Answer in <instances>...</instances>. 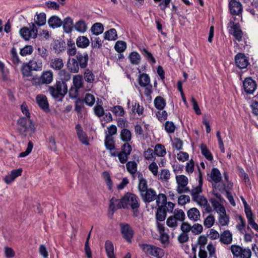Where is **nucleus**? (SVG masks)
Instances as JSON below:
<instances>
[{
	"label": "nucleus",
	"instance_id": "12",
	"mask_svg": "<svg viewBox=\"0 0 258 258\" xmlns=\"http://www.w3.org/2000/svg\"><path fill=\"white\" fill-rule=\"evenodd\" d=\"M157 227L159 233V240L164 247L167 246L169 243V236L168 234L165 232V228L164 224L160 222L157 223Z\"/></svg>",
	"mask_w": 258,
	"mask_h": 258
},
{
	"label": "nucleus",
	"instance_id": "51",
	"mask_svg": "<svg viewBox=\"0 0 258 258\" xmlns=\"http://www.w3.org/2000/svg\"><path fill=\"white\" fill-rule=\"evenodd\" d=\"M155 155L159 157H164L166 153V149L162 144H157L154 148Z\"/></svg>",
	"mask_w": 258,
	"mask_h": 258
},
{
	"label": "nucleus",
	"instance_id": "5",
	"mask_svg": "<svg viewBox=\"0 0 258 258\" xmlns=\"http://www.w3.org/2000/svg\"><path fill=\"white\" fill-rule=\"evenodd\" d=\"M53 74L51 70H47L42 72L40 76H34L31 80L32 83L36 86L42 85L50 84L53 81Z\"/></svg>",
	"mask_w": 258,
	"mask_h": 258
},
{
	"label": "nucleus",
	"instance_id": "24",
	"mask_svg": "<svg viewBox=\"0 0 258 258\" xmlns=\"http://www.w3.org/2000/svg\"><path fill=\"white\" fill-rule=\"evenodd\" d=\"M49 67L54 71H59L64 67L63 61L60 57H54L50 60Z\"/></svg>",
	"mask_w": 258,
	"mask_h": 258
},
{
	"label": "nucleus",
	"instance_id": "9",
	"mask_svg": "<svg viewBox=\"0 0 258 258\" xmlns=\"http://www.w3.org/2000/svg\"><path fill=\"white\" fill-rule=\"evenodd\" d=\"M228 29L229 34L233 35L237 41H240L242 40L243 32L238 23L232 21H230L228 24Z\"/></svg>",
	"mask_w": 258,
	"mask_h": 258
},
{
	"label": "nucleus",
	"instance_id": "46",
	"mask_svg": "<svg viewBox=\"0 0 258 258\" xmlns=\"http://www.w3.org/2000/svg\"><path fill=\"white\" fill-rule=\"evenodd\" d=\"M36 18L35 19V23L39 26H43L46 23V14L44 13H40L36 14Z\"/></svg>",
	"mask_w": 258,
	"mask_h": 258
},
{
	"label": "nucleus",
	"instance_id": "11",
	"mask_svg": "<svg viewBox=\"0 0 258 258\" xmlns=\"http://www.w3.org/2000/svg\"><path fill=\"white\" fill-rule=\"evenodd\" d=\"M120 232L122 237L128 242L131 243L134 235V231L131 225L126 223L119 224Z\"/></svg>",
	"mask_w": 258,
	"mask_h": 258
},
{
	"label": "nucleus",
	"instance_id": "39",
	"mask_svg": "<svg viewBox=\"0 0 258 258\" xmlns=\"http://www.w3.org/2000/svg\"><path fill=\"white\" fill-rule=\"evenodd\" d=\"M202 154L208 160L212 161L213 160V156L210 151L208 149L205 144H202L200 146Z\"/></svg>",
	"mask_w": 258,
	"mask_h": 258
},
{
	"label": "nucleus",
	"instance_id": "15",
	"mask_svg": "<svg viewBox=\"0 0 258 258\" xmlns=\"http://www.w3.org/2000/svg\"><path fill=\"white\" fill-rule=\"evenodd\" d=\"M243 87L247 94H252L257 88V85L251 78H246L243 82Z\"/></svg>",
	"mask_w": 258,
	"mask_h": 258
},
{
	"label": "nucleus",
	"instance_id": "33",
	"mask_svg": "<svg viewBox=\"0 0 258 258\" xmlns=\"http://www.w3.org/2000/svg\"><path fill=\"white\" fill-rule=\"evenodd\" d=\"M218 214L219 224L221 226L228 225L229 223V217L226 214V210H225L224 212H219Z\"/></svg>",
	"mask_w": 258,
	"mask_h": 258
},
{
	"label": "nucleus",
	"instance_id": "38",
	"mask_svg": "<svg viewBox=\"0 0 258 258\" xmlns=\"http://www.w3.org/2000/svg\"><path fill=\"white\" fill-rule=\"evenodd\" d=\"M120 137L122 141L128 143L132 139V133L129 130L123 128L120 131Z\"/></svg>",
	"mask_w": 258,
	"mask_h": 258
},
{
	"label": "nucleus",
	"instance_id": "58",
	"mask_svg": "<svg viewBox=\"0 0 258 258\" xmlns=\"http://www.w3.org/2000/svg\"><path fill=\"white\" fill-rule=\"evenodd\" d=\"M173 217L177 221L183 222L185 219V214L181 209H175L174 212Z\"/></svg>",
	"mask_w": 258,
	"mask_h": 258
},
{
	"label": "nucleus",
	"instance_id": "35",
	"mask_svg": "<svg viewBox=\"0 0 258 258\" xmlns=\"http://www.w3.org/2000/svg\"><path fill=\"white\" fill-rule=\"evenodd\" d=\"M104 144L105 147L110 151V153H113L114 151H116L115 149L114 140L113 137H105Z\"/></svg>",
	"mask_w": 258,
	"mask_h": 258
},
{
	"label": "nucleus",
	"instance_id": "16",
	"mask_svg": "<svg viewBox=\"0 0 258 258\" xmlns=\"http://www.w3.org/2000/svg\"><path fill=\"white\" fill-rule=\"evenodd\" d=\"M235 62L240 69H246L249 64L248 58L242 53H238L235 56Z\"/></svg>",
	"mask_w": 258,
	"mask_h": 258
},
{
	"label": "nucleus",
	"instance_id": "36",
	"mask_svg": "<svg viewBox=\"0 0 258 258\" xmlns=\"http://www.w3.org/2000/svg\"><path fill=\"white\" fill-rule=\"evenodd\" d=\"M118 38L116 30L114 28H111L106 31L104 34V39L112 41Z\"/></svg>",
	"mask_w": 258,
	"mask_h": 258
},
{
	"label": "nucleus",
	"instance_id": "7",
	"mask_svg": "<svg viewBox=\"0 0 258 258\" xmlns=\"http://www.w3.org/2000/svg\"><path fill=\"white\" fill-rule=\"evenodd\" d=\"M132 150L131 146L128 143H124L121 147V151L117 152L114 151L111 153V156H117L119 162L122 164L126 163L128 159V157L130 155Z\"/></svg>",
	"mask_w": 258,
	"mask_h": 258
},
{
	"label": "nucleus",
	"instance_id": "42",
	"mask_svg": "<svg viewBox=\"0 0 258 258\" xmlns=\"http://www.w3.org/2000/svg\"><path fill=\"white\" fill-rule=\"evenodd\" d=\"M210 202L212 204V207L218 213L219 212H222L225 211V208L224 206L220 204L219 201L214 198H211L210 199Z\"/></svg>",
	"mask_w": 258,
	"mask_h": 258
},
{
	"label": "nucleus",
	"instance_id": "13",
	"mask_svg": "<svg viewBox=\"0 0 258 258\" xmlns=\"http://www.w3.org/2000/svg\"><path fill=\"white\" fill-rule=\"evenodd\" d=\"M229 9L232 15L241 16L243 11L241 4L236 0H230L229 2Z\"/></svg>",
	"mask_w": 258,
	"mask_h": 258
},
{
	"label": "nucleus",
	"instance_id": "32",
	"mask_svg": "<svg viewBox=\"0 0 258 258\" xmlns=\"http://www.w3.org/2000/svg\"><path fill=\"white\" fill-rule=\"evenodd\" d=\"M188 218L191 221H198L201 216L199 210L196 208H192L189 209L187 212Z\"/></svg>",
	"mask_w": 258,
	"mask_h": 258
},
{
	"label": "nucleus",
	"instance_id": "45",
	"mask_svg": "<svg viewBox=\"0 0 258 258\" xmlns=\"http://www.w3.org/2000/svg\"><path fill=\"white\" fill-rule=\"evenodd\" d=\"M83 79L81 75H77L73 76V87L76 88L81 89L83 86Z\"/></svg>",
	"mask_w": 258,
	"mask_h": 258
},
{
	"label": "nucleus",
	"instance_id": "17",
	"mask_svg": "<svg viewBox=\"0 0 258 258\" xmlns=\"http://www.w3.org/2000/svg\"><path fill=\"white\" fill-rule=\"evenodd\" d=\"M156 195L157 193L153 188H149L141 193L140 196L145 203H149L155 200Z\"/></svg>",
	"mask_w": 258,
	"mask_h": 258
},
{
	"label": "nucleus",
	"instance_id": "44",
	"mask_svg": "<svg viewBox=\"0 0 258 258\" xmlns=\"http://www.w3.org/2000/svg\"><path fill=\"white\" fill-rule=\"evenodd\" d=\"M167 212L163 208V207L160 206L158 208L156 213V218L157 222L164 221L166 217Z\"/></svg>",
	"mask_w": 258,
	"mask_h": 258
},
{
	"label": "nucleus",
	"instance_id": "10",
	"mask_svg": "<svg viewBox=\"0 0 258 258\" xmlns=\"http://www.w3.org/2000/svg\"><path fill=\"white\" fill-rule=\"evenodd\" d=\"M175 179L177 184L176 190L178 193H187L189 191V187H187L188 180L186 176L184 175H176Z\"/></svg>",
	"mask_w": 258,
	"mask_h": 258
},
{
	"label": "nucleus",
	"instance_id": "26",
	"mask_svg": "<svg viewBox=\"0 0 258 258\" xmlns=\"http://www.w3.org/2000/svg\"><path fill=\"white\" fill-rule=\"evenodd\" d=\"M22 169L19 168L18 169L13 170L11 173L6 176L4 178L5 182L7 184L12 182L17 177L21 175Z\"/></svg>",
	"mask_w": 258,
	"mask_h": 258
},
{
	"label": "nucleus",
	"instance_id": "64",
	"mask_svg": "<svg viewBox=\"0 0 258 258\" xmlns=\"http://www.w3.org/2000/svg\"><path fill=\"white\" fill-rule=\"evenodd\" d=\"M120 200L115 199V198H111L109 201V209L113 212H114L117 209H119V208H118V204Z\"/></svg>",
	"mask_w": 258,
	"mask_h": 258
},
{
	"label": "nucleus",
	"instance_id": "6",
	"mask_svg": "<svg viewBox=\"0 0 258 258\" xmlns=\"http://www.w3.org/2000/svg\"><path fill=\"white\" fill-rule=\"evenodd\" d=\"M143 251L148 256H152L156 258H162L164 255L163 250L155 245L148 244H140Z\"/></svg>",
	"mask_w": 258,
	"mask_h": 258
},
{
	"label": "nucleus",
	"instance_id": "31",
	"mask_svg": "<svg viewBox=\"0 0 258 258\" xmlns=\"http://www.w3.org/2000/svg\"><path fill=\"white\" fill-rule=\"evenodd\" d=\"M75 58H70L67 62V68L72 73H77L80 68Z\"/></svg>",
	"mask_w": 258,
	"mask_h": 258
},
{
	"label": "nucleus",
	"instance_id": "60",
	"mask_svg": "<svg viewBox=\"0 0 258 258\" xmlns=\"http://www.w3.org/2000/svg\"><path fill=\"white\" fill-rule=\"evenodd\" d=\"M84 101L89 106H92L95 103V99L93 95L86 93L84 98Z\"/></svg>",
	"mask_w": 258,
	"mask_h": 258
},
{
	"label": "nucleus",
	"instance_id": "52",
	"mask_svg": "<svg viewBox=\"0 0 258 258\" xmlns=\"http://www.w3.org/2000/svg\"><path fill=\"white\" fill-rule=\"evenodd\" d=\"M114 49L118 53H122L126 49V43L122 40H118L114 45Z\"/></svg>",
	"mask_w": 258,
	"mask_h": 258
},
{
	"label": "nucleus",
	"instance_id": "55",
	"mask_svg": "<svg viewBox=\"0 0 258 258\" xmlns=\"http://www.w3.org/2000/svg\"><path fill=\"white\" fill-rule=\"evenodd\" d=\"M75 29L80 32L84 33L87 29V25L84 21L79 20L74 25Z\"/></svg>",
	"mask_w": 258,
	"mask_h": 258
},
{
	"label": "nucleus",
	"instance_id": "57",
	"mask_svg": "<svg viewBox=\"0 0 258 258\" xmlns=\"http://www.w3.org/2000/svg\"><path fill=\"white\" fill-rule=\"evenodd\" d=\"M11 55L13 63L16 65L19 64L21 61L18 55L17 49L15 47H13L11 50Z\"/></svg>",
	"mask_w": 258,
	"mask_h": 258
},
{
	"label": "nucleus",
	"instance_id": "59",
	"mask_svg": "<svg viewBox=\"0 0 258 258\" xmlns=\"http://www.w3.org/2000/svg\"><path fill=\"white\" fill-rule=\"evenodd\" d=\"M155 200L157 206L159 208L161 205H164L167 202V198L165 194H159V195H156Z\"/></svg>",
	"mask_w": 258,
	"mask_h": 258
},
{
	"label": "nucleus",
	"instance_id": "21",
	"mask_svg": "<svg viewBox=\"0 0 258 258\" xmlns=\"http://www.w3.org/2000/svg\"><path fill=\"white\" fill-rule=\"evenodd\" d=\"M36 101L38 106L44 111L49 110V104L47 97L42 94L38 95L36 98Z\"/></svg>",
	"mask_w": 258,
	"mask_h": 258
},
{
	"label": "nucleus",
	"instance_id": "25",
	"mask_svg": "<svg viewBox=\"0 0 258 258\" xmlns=\"http://www.w3.org/2000/svg\"><path fill=\"white\" fill-rule=\"evenodd\" d=\"M78 137L80 142L85 145H88V139L86 133L83 131L80 124H77L75 126Z\"/></svg>",
	"mask_w": 258,
	"mask_h": 258
},
{
	"label": "nucleus",
	"instance_id": "47",
	"mask_svg": "<svg viewBox=\"0 0 258 258\" xmlns=\"http://www.w3.org/2000/svg\"><path fill=\"white\" fill-rule=\"evenodd\" d=\"M109 110L112 111L113 114L116 116H123L125 113L123 108L120 105L110 107Z\"/></svg>",
	"mask_w": 258,
	"mask_h": 258
},
{
	"label": "nucleus",
	"instance_id": "63",
	"mask_svg": "<svg viewBox=\"0 0 258 258\" xmlns=\"http://www.w3.org/2000/svg\"><path fill=\"white\" fill-rule=\"evenodd\" d=\"M175 128V125L172 121H167L165 122L164 124V129L167 133H173Z\"/></svg>",
	"mask_w": 258,
	"mask_h": 258
},
{
	"label": "nucleus",
	"instance_id": "53",
	"mask_svg": "<svg viewBox=\"0 0 258 258\" xmlns=\"http://www.w3.org/2000/svg\"><path fill=\"white\" fill-rule=\"evenodd\" d=\"M237 217L239 222L236 225V227L241 234H244L245 228L246 226V222L241 215H238Z\"/></svg>",
	"mask_w": 258,
	"mask_h": 258
},
{
	"label": "nucleus",
	"instance_id": "4",
	"mask_svg": "<svg viewBox=\"0 0 258 258\" xmlns=\"http://www.w3.org/2000/svg\"><path fill=\"white\" fill-rule=\"evenodd\" d=\"M138 82L140 87L144 88L145 96L147 98H151L153 91L149 76L146 73L140 74L138 77Z\"/></svg>",
	"mask_w": 258,
	"mask_h": 258
},
{
	"label": "nucleus",
	"instance_id": "41",
	"mask_svg": "<svg viewBox=\"0 0 258 258\" xmlns=\"http://www.w3.org/2000/svg\"><path fill=\"white\" fill-rule=\"evenodd\" d=\"M90 41L88 38L86 36H79L76 40V44L78 47L86 48L89 46Z\"/></svg>",
	"mask_w": 258,
	"mask_h": 258
},
{
	"label": "nucleus",
	"instance_id": "34",
	"mask_svg": "<svg viewBox=\"0 0 258 258\" xmlns=\"http://www.w3.org/2000/svg\"><path fill=\"white\" fill-rule=\"evenodd\" d=\"M128 59L130 62L134 65H138L141 60V57L137 51H133L129 54Z\"/></svg>",
	"mask_w": 258,
	"mask_h": 258
},
{
	"label": "nucleus",
	"instance_id": "56",
	"mask_svg": "<svg viewBox=\"0 0 258 258\" xmlns=\"http://www.w3.org/2000/svg\"><path fill=\"white\" fill-rule=\"evenodd\" d=\"M229 248L233 255L234 257H238L240 256V253L241 252L243 248L239 245L232 244Z\"/></svg>",
	"mask_w": 258,
	"mask_h": 258
},
{
	"label": "nucleus",
	"instance_id": "8",
	"mask_svg": "<svg viewBox=\"0 0 258 258\" xmlns=\"http://www.w3.org/2000/svg\"><path fill=\"white\" fill-rule=\"evenodd\" d=\"M37 32V29L35 24L32 23L29 28L24 27L21 28L19 31V33L24 40L28 41L30 39L36 38Z\"/></svg>",
	"mask_w": 258,
	"mask_h": 258
},
{
	"label": "nucleus",
	"instance_id": "48",
	"mask_svg": "<svg viewBox=\"0 0 258 258\" xmlns=\"http://www.w3.org/2000/svg\"><path fill=\"white\" fill-rule=\"evenodd\" d=\"M58 75L60 79L59 81H64L65 83L71 78V73L66 69L59 70Z\"/></svg>",
	"mask_w": 258,
	"mask_h": 258
},
{
	"label": "nucleus",
	"instance_id": "40",
	"mask_svg": "<svg viewBox=\"0 0 258 258\" xmlns=\"http://www.w3.org/2000/svg\"><path fill=\"white\" fill-rule=\"evenodd\" d=\"M93 111L94 114L98 117L100 118L104 116L105 112L101 100L100 101V103L98 101L97 102V104L93 108Z\"/></svg>",
	"mask_w": 258,
	"mask_h": 258
},
{
	"label": "nucleus",
	"instance_id": "2",
	"mask_svg": "<svg viewBox=\"0 0 258 258\" xmlns=\"http://www.w3.org/2000/svg\"><path fill=\"white\" fill-rule=\"evenodd\" d=\"M48 91L55 99L61 101L68 91V86L64 81H56L53 85L49 86Z\"/></svg>",
	"mask_w": 258,
	"mask_h": 258
},
{
	"label": "nucleus",
	"instance_id": "61",
	"mask_svg": "<svg viewBox=\"0 0 258 258\" xmlns=\"http://www.w3.org/2000/svg\"><path fill=\"white\" fill-rule=\"evenodd\" d=\"M33 52V48L31 45H26L20 49V54L22 56L31 54Z\"/></svg>",
	"mask_w": 258,
	"mask_h": 258
},
{
	"label": "nucleus",
	"instance_id": "19",
	"mask_svg": "<svg viewBox=\"0 0 258 258\" xmlns=\"http://www.w3.org/2000/svg\"><path fill=\"white\" fill-rule=\"evenodd\" d=\"M75 60L80 66L81 69H85L88 65L89 57L86 52L81 53L78 52L76 56Z\"/></svg>",
	"mask_w": 258,
	"mask_h": 258
},
{
	"label": "nucleus",
	"instance_id": "23",
	"mask_svg": "<svg viewBox=\"0 0 258 258\" xmlns=\"http://www.w3.org/2000/svg\"><path fill=\"white\" fill-rule=\"evenodd\" d=\"M212 186L215 189L223 193L224 192H226L232 188L233 183L228 182V183H224L220 182L218 183H212Z\"/></svg>",
	"mask_w": 258,
	"mask_h": 258
},
{
	"label": "nucleus",
	"instance_id": "30",
	"mask_svg": "<svg viewBox=\"0 0 258 258\" xmlns=\"http://www.w3.org/2000/svg\"><path fill=\"white\" fill-rule=\"evenodd\" d=\"M62 20L57 16H52L48 20V24L49 26L52 28L55 29L60 27L62 25Z\"/></svg>",
	"mask_w": 258,
	"mask_h": 258
},
{
	"label": "nucleus",
	"instance_id": "22",
	"mask_svg": "<svg viewBox=\"0 0 258 258\" xmlns=\"http://www.w3.org/2000/svg\"><path fill=\"white\" fill-rule=\"evenodd\" d=\"M138 48L150 63L152 64L156 63V59L151 52L142 45L138 46Z\"/></svg>",
	"mask_w": 258,
	"mask_h": 258
},
{
	"label": "nucleus",
	"instance_id": "14",
	"mask_svg": "<svg viewBox=\"0 0 258 258\" xmlns=\"http://www.w3.org/2000/svg\"><path fill=\"white\" fill-rule=\"evenodd\" d=\"M199 173H198V185L196 187H194L191 190L189 189L188 192L190 193L191 196V199H193L195 197L199 196L201 195L203 191L202 186H203V177L202 173L201 170L198 167Z\"/></svg>",
	"mask_w": 258,
	"mask_h": 258
},
{
	"label": "nucleus",
	"instance_id": "49",
	"mask_svg": "<svg viewBox=\"0 0 258 258\" xmlns=\"http://www.w3.org/2000/svg\"><path fill=\"white\" fill-rule=\"evenodd\" d=\"M95 75L93 72L87 69L84 73V78L86 82L88 83H93L95 81Z\"/></svg>",
	"mask_w": 258,
	"mask_h": 258
},
{
	"label": "nucleus",
	"instance_id": "28",
	"mask_svg": "<svg viewBox=\"0 0 258 258\" xmlns=\"http://www.w3.org/2000/svg\"><path fill=\"white\" fill-rule=\"evenodd\" d=\"M62 21V25L64 31L67 33H71L73 28V20L70 17L65 18Z\"/></svg>",
	"mask_w": 258,
	"mask_h": 258
},
{
	"label": "nucleus",
	"instance_id": "20",
	"mask_svg": "<svg viewBox=\"0 0 258 258\" xmlns=\"http://www.w3.org/2000/svg\"><path fill=\"white\" fill-rule=\"evenodd\" d=\"M232 240L233 235L230 230H225L221 233L219 241L221 244L228 245L232 243Z\"/></svg>",
	"mask_w": 258,
	"mask_h": 258
},
{
	"label": "nucleus",
	"instance_id": "54",
	"mask_svg": "<svg viewBox=\"0 0 258 258\" xmlns=\"http://www.w3.org/2000/svg\"><path fill=\"white\" fill-rule=\"evenodd\" d=\"M126 169L131 174H135L137 171V163L135 161H128L126 164Z\"/></svg>",
	"mask_w": 258,
	"mask_h": 258
},
{
	"label": "nucleus",
	"instance_id": "37",
	"mask_svg": "<svg viewBox=\"0 0 258 258\" xmlns=\"http://www.w3.org/2000/svg\"><path fill=\"white\" fill-rule=\"evenodd\" d=\"M105 248L108 258H115L114 253V246L111 241L107 240L105 242Z\"/></svg>",
	"mask_w": 258,
	"mask_h": 258
},
{
	"label": "nucleus",
	"instance_id": "43",
	"mask_svg": "<svg viewBox=\"0 0 258 258\" xmlns=\"http://www.w3.org/2000/svg\"><path fill=\"white\" fill-rule=\"evenodd\" d=\"M155 107L158 109H163L166 104V100L161 96L156 97L154 101Z\"/></svg>",
	"mask_w": 258,
	"mask_h": 258
},
{
	"label": "nucleus",
	"instance_id": "1",
	"mask_svg": "<svg viewBox=\"0 0 258 258\" xmlns=\"http://www.w3.org/2000/svg\"><path fill=\"white\" fill-rule=\"evenodd\" d=\"M140 207V199L132 193L127 192L120 199L118 208L132 210L138 209Z\"/></svg>",
	"mask_w": 258,
	"mask_h": 258
},
{
	"label": "nucleus",
	"instance_id": "18",
	"mask_svg": "<svg viewBox=\"0 0 258 258\" xmlns=\"http://www.w3.org/2000/svg\"><path fill=\"white\" fill-rule=\"evenodd\" d=\"M221 174L217 168H212L210 173L208 175V180L212 184L218 183L221 181Z\"/></svg>",
	"mask_w": 258,
	"mask_h": 258
},
{
	"label": "nucleus",
	"instance_id": "50",
	"mask_svg": "<svg viewBox=\"0 0 258 258\" xmlns=\"http://www.w3.org/2000/svg\"><path fill=\"white\" fill-rule=\"evenodd\" d=\"M91 30L93 34L98 35L103 32L104 27L101 23H96L93 25Z\"/></svg>",
	"mask_w": 258,
	"mask_h": 258
},
{
	"label": "nucleus",
	"instance_id": "27",
	"mask_svg": "<svg viewBox=\"0 0 258 258\" xmlns=\"http://www.w3.org/2000/svg\"><path fill=\"white\" fill-rule=\"evenodd\" d=\"M138 178L139 179V183L138 188L140 192V195L143 192L147 190L148 188V184L146 179L143 177V175L141 172H138Z\"/></svg>",
	"mask_w": 258,
	"mask_h": 258
},
{
	"label": "nucleus",
	"instance_id": "3",
	"mask_svg": "<svg viewBox=\"0 0 258 258\" xmlns=\"http://www.w3.org/2000/svg\"><path fill=\"white\" fill-rule=\"evenodd\" d=\"M17 124L19 132L24 136H31L35 131L34 124L30 118L20 117L17 121Z\"/></svg>",
	"mask_w": 258,
	"mask_h": 258
},
{
	"label": "nucleus",
	"instance_id": "62",
	"mask_svg": "<svg viewBox=\"0 0 258 258\" xmlns=\"http://www.w3.org/2000/svg\"><path fill=\"white\" fill-rule=\"evenodd\" d=\"M215 221V219L214 216L212 215H210L204 220V225L206 228H211L214 225Z\"/></svg>",
	"mask_w": 258,
	"mask_h": 258
},
{
	"label": "nucleus",
	"instance_id": "29",
	"mask_svg": "<svg viewBox=\"0 0 258 258\" xmlns=\"http://www.w3.org/2000/svg\"><path fill=\"white\" fill-rule=\"evenodd\" d=\"M28 66L33 71H41L43 67L42 61L39 59H33L29 60Z\"/></svg>",
	"mask_w": 258,
	"mask_h": 258
}]
</instances>
